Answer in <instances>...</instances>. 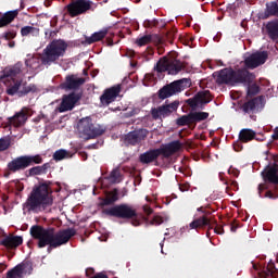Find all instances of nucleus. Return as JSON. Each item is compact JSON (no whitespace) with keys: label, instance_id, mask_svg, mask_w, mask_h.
I'll list each match as a JSON object with an SVG mask.
<instances>
[{"label":"nucleus","instance_id":"nucleus-1","mask_svg":"<svg viewBox=\"0 0 278 278\" xmlns=\"http://www.w3.org/2000/svg\"><path fill=\"white\" fill-rule=\"evenodd\" d=\"M30 235L33 238L39 240V249H43V247L47 245L56 248L62 247V244H66V242L75 236V230L67 229L55 233L51 229L47 230L39 226H33L30 228Z\"/></svg>","mask_w":278,"mask_h":278},{"label":"nucleus","instance_id":"nucleus-2","mask_svg":"<svg viewBox=\"0 0 278 278\" xmlns=\"http://www.w3.org/2000/svg\"><path fill=\"white\" fill-rule=\"evenodd\" d=\"M50 205H53V195H51L49 185L41 184L34 187L26 201V207L31 212H42V210L50 207Z\"/></svg>","mask_w":278,"mask_h":278},{"label":"nucleus","instance_id":"nucleus-3","mask_svg":"<svg viewBox=\"0 0 278 278\" xmlns=\"http://www.w3.org/2000/svg\"><path fill=\"white\" fill-rule=\"evenodd\" d=\"M213 77L217 84H244V81H251L253 75L249 74L248 71L242 70L233 72V70H222L220 72H215Z\"/></svg>","mask_w":278,"mask_h":278},{"label":"nucleus","instance_id":"nucleus-4","mask_svg":"<svg viewBox=\"0 0 278 278\" xmlns=\"http://www.w3.org/2000/svg\"><path fill=\"white\" fill-rule=\"evenodd\" d=\"M181 149V143L179 141H174L172 143L162 146L160 149L146 152L140 156V160L143 164H149L153 160L157 159L159 155H164V157H170L173 153H177Z\"/></svg>","mask_w":278,"mask_h":278},{"label":"nucleus","instance_id":"nucleus-5","mask_svg":"<svg viewBox=\"0 0 278 278\" xmlns=\"http://www.w3.org/2000/svg\"><path fill=\"white\" fill-rule=\"evenodd\" d=\"M66 47L67 45L63 40H54L49 43L41 55L42 64H51V62L62 58L66 53Z\"/></svg>","mask_w":278,"mask_h":278},{"label":"nucleus","instance_id":"nucleus-6","mask_svg":"<svg viewBox=\"0 0 278 278\" xmlns=\"http://www.w3.org/2000/svg\"><path fill=\"white\" fill-rule=\"evenodd\" d=\"M78 131L81 138H85V140H90V138H94V136H101V134H103V129L92 126V121L90 117H85L79 121Z\"/></svg>","mask_w":278,"mask_h":278},{"label":"nucleus","instance_id":"nucleus-7","mask_svg":"<svg viewBox=\"0 0 278 278\" xmlns=\"http://www.w3.org/2000/svg\"><path fill=\"white\" fill-rule=\"evenodd\" d=\"M41 162L42 159L40 155L20 156L9 163V169L16 173V170H23L24 168H27V166H31L33 164H41Z\"/></svg>","mask_w":278,"mask_h":278},{"label":"nucleus","instance_id":"nucleus-8","mask_svg":"<svg viewBox=\"0 0 278 278\" xmlns=\"http://www.w3.org/2000/svg\"><path fill=\"white\" fill-rule=\"evenodd\" d=\"M188 86H190V80L188 79L176 80L170 85L163 87L159 92V97L160 99H168V97H173V94L181 92V90Z\"/></svg>","mask_w":278,"mask_h":278},{"label":"nucleus","instance_id":"nucleus-9","mask_svg":"<svg viewBox=\"0 0 278 278\" xmlns=\"http://www.w3.org/2000/svg\"><path fill=\"white\" fill-rule=\"evenodd\" d=\"M157 73H164L167 71L168 75H177L181 71V63L178 61H168L166 58H163L156 63Z\"/></svg>","mask_w":278,"mask_h":278},{"label":"nucleus","instance_id":"nucleus-10","mask_svg":"<svg viewBox=\"0 0 278 278\" xmlns=\"http://www.w3.org/2000/svg\"><path fill=\"white\" fill-rule=\"evenodd\" d=\"M104 214H108L109 216H117L118 218H134V216H136V211L127 205H121L105 210Z\"/></svg>","mask_w":278,"mask_h":278},{"label":"nucleus","instance_id":"nucleus-11","mask_svg":"<svg viewBox=\"0 0 278 278\" xmlns=\"http://www.w3.org/2000/svg\"><path fill=\"white\" fill-rule=\"evenodd\" d=\"M91 7L92 2H90L89 0H76L67 7V10L71 16H79V14L88 12V10H90Z\"/></svg>","mask_w":278,"mask_h":278},{"label":"nucleus","instance_id":"nucleus-12","mask_svg":"<svg viewBox=\"0 0 278 278\" xmlns=\"http://www.w3.org/2000/svg\"><path fill=\"white\" fill-rule=\"evenodd\" d=\"M266 58H268V54L266 52H256L247 58L244 64L247 68H257V66L266 62Z\"/></svg>","mask_w":278,"mask_h":278},{"label":"nucleus","instance_id":"nucleus-13","mask_svg":"<svg viewBox=\"0 0 278 278\" xmlns=\"http://www.w3.org/2000/svg\"><path fill=\"white\" fill-rule=\"evenodd\" d=\"M177 108H179V102H172L170 104L160 106L157 110H152V116L154 118H159V116H168V114L176 112Z\"/></svg>","mask_w":278,"mask_h":278},{"label":"nucleus","instance_id":"nucleus-14","mask_svg":"<svg viewBox=\"0 0 278 278\" xmlns=\"http://www.w3.org/2000/svg\"><path fill=\"white\" fill-rule=\"evenodd\" d=\"M79 101V96L72 93L70 96H64L59 108V112H68L75 108V103Z\"/></svg>","mask_w":278,"mask_h":278},{"label":"nucleus","instance_id":"nucleus-15","mask_svg":"<svg viewBox=\"0 0 278 278\" xmlns=\"http://www.w3.org/2000/svg\"><path fill=\"white\" fill-rule=\"evenodd\" d=\"M118 92H121L118 87L106 89L100 98L102 105H110V103L114 102L118 97Z\"/></svg>","mask_w":278,"mask_h":278},{"label":"nucleus","instance_id":"nucleus-16","mask_svg":"<svg viewBox=\"0 0 278 278\" xmlns=\"http://www.w3.org/2000/svg\"><path fill=\"white\" fill-rule=\"evenodd\" d=\"M34 90H36L35 86L25 87V85L21 83H15L8 89V94H16V92L20 94H27V92H34Z\"/></svg>","mask_w":278,"mask_h":278},{"label":"nucleus","instance_id":"nucleus-17","mask_svg":"<svg viewBox=\"0 0 278 278\" xmlns=\"http://www.w3.org/2000/svg\"><path fill=\"white\" fill-rule=\"evenodd\" d=\"M29 268V264H20L15 266L13 269L8 271L7 278H22L27 274V269Z\"/></svg>","mask_w":278,"mask_h":278},{"label":"nucleus","instance_id":"nucleus-18","mask_svg":"<svg viewBox=\"0 0 278 278\" xmlns=\"http://www.w3.org/2000/svg\"><path fill=\"white\" fill-rule=\"evenodd\" d=\"M84 78H79L77 76H67L65 84L62 85V88H65L66 90H75V88H79L81 84H85Z\"/></svg>","mask_w":278,"mask_h":278},{"label":"nucleus","instance_id":"nucleus-19","mask_svg":"<svg viewBox=\"0 0 278 278\" xmlns=\"http://www.w3.org/2000/svg\"><path fill=\"white\" fill-rule=\"evenodd\" d=\"M263 176L265 177V179H267L271 184H278V165L267 167L263 172Z\"/></svg>","mask_w":278,"mask_h":278},{"label":"nucleus","instance_id":"nucleus-20","mask_svg":"<svg viewBox=\"0 0 278 278\" xmlns=\"http://www.w3.org/2000/svg\"><path fill=\"white\" fill-rule=\"evenodd\" d=\"M2 244L4 247H8V249H14L16 247H20V244H23V238L10 236L2 240Z\"/></svg>","mask_w":278,"mask_h":278},{"label":"nucleus","instance_id":"nucleus-21","mask_svg":"<svg viewBox=\"0 0 278 278\" xmlns=\"http://www.w3.org/2000/svg\"><path fill=\"white\" fill-rule=\"evenodd\" d=\"M146 136H147V130L141 129V130L128 134L127 140L128 142H130V144H136V142H139V140H142V138H146Z\"/></svg>","mask_w":278,"mask_h":278},{"label":"nucleus","instance_id":"nucleus-22","mask_svg":"<svg viewBox=\"0 0 278 278\" xmlns=\"http://www.w3.org/2000/svg\"><path fill=\"white\" fill-rule=\"evenodd\" d=\"M25 121H27V115L24 112H20L10 119V125L21 127V125H25Z\"/></svg>","mask_w":278,"mask_h":278},{"label":"nucleus","instance_id":"nucleus-23","mask_svg":"<svg viewBox=\"0 0 278 278\" xmlns=\"http://www.w3.org/2000/svg\"><path fill=\"white\" fill-rule=\"evenodd\" d=\"M210 91H201L193 98L194 105H199L201 103H210Z\"/></svg>","mask_w":278,"mask_h":278},{"label":"nucleus","instance_id":"nucleus-24","mask_svg":"<svg viewBox=\"0 0 278 278\" xmlns=\"http://www.w3.org/2000/svg\"><path fill=\"white\" fill-rule=\"evenodd\" d=\"M262 101H263L262 98H256L250 102H247L243 106L244 112H251L253 110H258L260 106L261 108L263 106Z\"/></svg>","mask_w":278,"mask_h":278},{"label":"nucleus","instance_id":"nucleus-25","mask_svg":"<svg viewBox=\"0 0 278 278\" xmlns=\"http://www.w3.org/2000/svg\"><path fill=\"white\" fill-rule=\"evenodd\" d=\"M16 14H18L16 11H11L5 13L1 20H0V27H5V25H10L16 18Z\"/></svg>","mask_w":278,"mask_h":278},{"label":"nucleus","instance_id":"nucleus-26","mask_svg":"<svg viewBox=\"0 0 278 278\" xmlns=\"http://www.w3.org/2000/svg\"><path fill=\"white\" fill-rule=\"evenodd\" d=\"M239 138L241 142H249L253 140V138H255V131H253L252 129H242L240 131Z\"/></svg>","mask_w":278,"mask_h":278},{"label":"nucleus","instance_id":"nucleus-27","mask_svg":"<svg viewBox=\"0 0 278 278\" xmlns=\"http://www.w3.org/2000/svg\"><path fill=\"white\" fill-rule=\"evenodd\" d=\"M108 36V30H100L94 33L92 36L86 39L88 45H92V42H99V40H103V37Z\"/></svg>","mask_w":278,"mask_h":278},{"label":"nucleus","instance_id":"nucleus-28","mask_svg":"<svg viewBox=\"0 0 278 278\" xmlns=\"http://www.w3.org/2000/svg\"><path fill=\"white\" fill-rule=\"evenodd\" d=\"M210 225V219L207 217H201L199 219H194L190 225V229H199V227H205Z\"/></svg>","mask_w":278,"mask_h":278},{"label":"nucleus","instance_id":"nucleus-29","mask_svg":"<svg viewBox=\"0 0 278 278\" xmlns=\"http://www.w3.org/2000/svg\"><path fill=\"white\" fill-rule=\"evenodd\" d=\"M190 114H191L192 123H200V121H205L210 116V113H207V112H193Z\"/></svg>","mask_w":278,"mask_h":278},{"label":"nucleus","instance_id":"nucleus-30","mask_svg":"<svg viewBox=\"0 0 278 278\" xmlns=\"http://www.w3.org/2000/svg\"><path fill=\"white\" fill-rule=\"evenodd\" d=\"M21 34H22V36H29V34H30L31 36H38L39 30H38V28H36V27L25 26V27H23V28L21 29Z\"/></svg>","mask_w":278,"mask_h":278},{"label":"nucleus","instance_id":"nucleus-31","mask_svg":"<svg viewBox=\"0 0 278 278\" xmlns=\"http://www.w3.org/2000/svg\"><path fill=\"white\" fill-rule=\"evenodd\" d=\"M153 40V37L151 35H146L143 37H140L137 39L136 43L138 47H144V45H149Z\"/></svg>","mask_w":278,"mask_h":278},{"label":"nucleus","instance_id":"nucleus-32","mask_svg":"<svg viewBox=\"0 0 278 278\" xmlns=\"http://www.w3.org/2000/svg\"><path fill=\"white\" fill-rule=\"evenodd\" d=\"M109 180L111 184H118L121 181V172L118 169L113 170L109 176Z\"/></svg>","mask_w":278,"mask_h":278},{"label":"nucleus","instance_id":"nucleus-33","mask_svg":"<svg viewBox=\"0 0 278 278\" xmlns=\"http://www.w3.org/2000/svg\"><path fill=\"white\" fill-rule=\"evenodd\" d=\"M267 29L271 36H278V22H270L267 24Z\"/></svg>","mask_w":278,"mask_h":278},{"label":"nucleus","instance_id":"nucleus-34","mask_svg":"<svg viewBox=\"0 0 278 278\" xmlns=\"http://www.w3.org/2000/svg\"><path fill=\"white\" fill-rule=\"evenodd\" d=\"M190 123H192L191 113L177 119L178 125H190Z\"/></svg>","mask_w":278,"mask_h":278},{"label":"nucleus","instance_id":"nucleus-35","mask_svg":"<svg viewBox=\"0 0 278 278\" xmlns=\"http://www.w3.org/2000/svg\"><path fill=\"white\" fill-rule=\"evenodd\" d=\"M54 160L60 161V160H65V157H68V152L65 150H58L54 155Z\"/></svg>","mask_w":278,"mask_h":278},{"label":"nucleus","instance_id":"nucleus-36","mask_svg":"<svg viewBox=\"0 0 278 278\" xmlns=\"http://www.w3.org/2000/svg\"><path fill=\"white\" fill-rule=\"evenodd\" d=\"M117 200H118V195L116 191H113L106 195L104 204L109 205V203H114V201H117Z\"/></svg>","mask_w":278,"mask_h":278},{"label":"nucleus","instance_id":"nucleus-37","mask_svg":"<svg viewBox=\"0 0 278 278\" xmlns=\"http://www.w3.org/2000/svg\"><path fill=\"white\" fill-rule=\"evenodd\" d=\"M268 14H278V5L275 2L267 3Z\"/></svg>","mask_w":278,"mask_h":278},{"label":"nucleus","instance_id":"nucleus-38","mask_svg":"<svg viewBox=\"0 0 278 278\" xmlns=\"http://www.w3.org/2000/svg\"><path fill=\"white\" fill-rule=\"evenodd\" d=\"M9 148H10V140L0 139V151H5Z\"/></svg>","mask_w":278,"mask_h":278},{"label":"nucleus","instance_id":"nucleus-39","mask_svg":"<svg viewBox=\"0 0 278 278\" xmlns=\"http://www.w3.org/2000/svg\"><path fill=\"white\" fill-rule=\"evenodd\" d=\"M162 223H164V219L161 216H155L152 225H162Z\"/></svg>","mask_w":278,"mask_h":278},{"label":"nucleus","instance_id":"nucleus-40","mask_svg":"<svg viewBox=\"0 0 278 278\" xmlns=\"http://www.w3.org/2000/svg\"><path fill=\"white\" fill-rule=\"evenodd\" d=\"M15 37H16V34H15V33L5 34L7 40L10 39V38H15Z\"/></svg>","mask_w":278,"mask_h":278},{"label":"nucleus","instance_id":"nucleus-41","mask_svg":"<svg viewBox=\"0 0 278 278\" xmlns=\"http://www.w3.org/2000/svg\"><path fill=\"white\" fill-rule=\"evenodd\" d=\"M265 197H267V199H277V197L273 195V192L270 191H268Z\"/></svg>","mask_w":278,"mask_h":278},{"label":"nucleus","instance_id":"nucleus-42","mask_svg":"<svg viewBox=\"0 0 278 278\" xmlns=\"http://www.w3.org/2000/svg\"><path fill=\"white\" fill-rule=\"evenodd\" d=\"M273 138H274L275 140H277V138H278V129H277V128H276L275 131H274Z\"/></svg>","mask_w":278,"mask_h":278},{"label":"nucleus","instance_id":"nucleus-43","mask_svg":"<svg viewBox=\"0 0 278 278\" xmlns=\"http://www.w3.org/2000/svg\"><path fill=\"white\" fill-rule=\"evenodd\" d=\"M146 212H147V214H151V212H153V211L151 208L147 207Z\"/></svg>","mask_w":278,"mask_h":278},{"label":"nucleus","instance_id":"nucleus-44","mask_svg":"<svg viewBox=\"0 0 278 278\" xmlns=\"http://www.w3.org/2000/svg\"><path fill=\"white\" fill-rule=\"evenodd\" d=\"M9 47L11 48L14 47V42L9 43Z\"/></svg>","mask_w":278,"mask_h":278},{"label":"nucleus","instance_id":"nucleus-45","mask_svg":"<svg viewBox=\"0 0 278 278\" xmlns=\"http://www.w3.org/2000/svg\"><path fill=\"white\" fill-rule=\"evenodd\" d=\"M215 231H216V233H223V231H220V230H218V229H216Z\"/></svg>","mask_w":278,"mask_h":278},{"label":"nucleus","instance_id":"nucleus-46","mask_svg":"<svg viewBox=\"0 0 278 278\" xmlns=\"http://www.w3.org/2000/svg\"><path fill=\"white\" fill-rule=\"evenodd\" d=\"M231 231H236V228H231Z\"/></svg>","mask_w":278,"mask_h":278}]
</instances>
